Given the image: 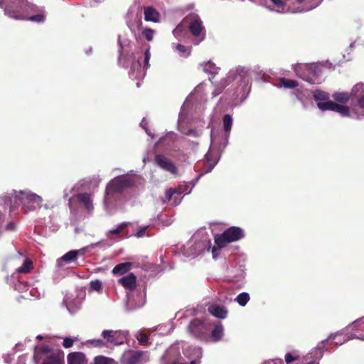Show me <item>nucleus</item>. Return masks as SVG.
<instances>
[{
  "label": "nucleus",
  "mask_w": 364,
  "mask_h": 364,
  "mask_svg": "<svg viewBox=\"0 0 364 364\" xmlns=\"http://www.w3.org/2000/svg\"><path fill=\"white\" fill-rule=\"evenodd\" d=\"M4 14L15 20H23L26 18V14L31 12H38L39 8L28 0H10L7 4L4 1Z\"/></svg>",
  "instance_id": "nucleus-1"
},
{
  "label": "nucleus",
  "mask_w": 364,
  "mask_h": 364,
  "mask_svg": "<svg viewBox=\"0 0 364 364\" xmlns=\"http://www.w3.org/2000/svg\"><path fill=\"white\" fill-rule=\"evenodd\" d=\"M244 236L242 229L236 226H232L223 233L215 235L214 241L217 247H213L212 249L213 256L218 254L220 249L226 247L229 243L240 240Z\"/></svg>",
  "instance_id": "nucleus-2"
},
{
  "label": "nucleus",
  "mask_w": 364,
  "mask_h": 364,
  "mask_svg": "<svg viewBox=\"0 0 364 364\" xmlns=\"http://www.w3.org/2000/svg\"><path fill=\"white\" fill-rule=\"evenodd\" d=\"M211 324L210 323H205L199 318L193 319L188 326V333L195 338L202 341H209V331L210 330Z\"/></svg>",
  "instance_id": "nucleus-3"
},
{
  "label": "nucleus",
  "mask_w": 364,
  "mask_h": 364,
  "mask_svg": "<svg viewBox=\"0 0 364 364\" xmlns=\"http://www.w3.org/2000/svg\"><path fill=\"white\" fill-rule=\"evenodd\" d=\"M21 195V203L23 205L26 212L33 210L41 206L43 199L41 196L36 193H26L25 191H20Z\"/></svg>",
  "instance_id": "nucleus-4"
},
{
  "label": "nucleus",
  "mask_w": 364,
  "mask_h": 364,
  "mask_svg": "<svg viewBox=\"0 0 364 364\" xmlns=\"http://www.w3.org/2000/svg\"><path fill=\"white\" fill-rule=\"evenodd\" d=\"M183 23H186L189 31L196 37L199 36L204 29L202 21L199 16L196 14H191L186 16L183 20Z\"/></svg>",
  "instance_id": "nucleus-5"
},
{
  "label": "nucleus",
  "mask_w": 364,
  "mask_h": 364,
  "mask_svg": "<svg viewBox=\"0 0 364 364\" xmlns=\"http://www.w3.org/2000/svg\"><path fill=\"white\" fill-rule=\"evenodd\" d=\"M129 186L130 181L128 178L123 176L117 177L107 185L106 193L107 195L120 193Z\"/></svg>",
  "instance_id": "nucleus-6"
},
{
  "label": "nucleus",
  "mask_w": 364,
  "mask_h": 364,
  "mask_svg": "<svg viewBox=\"0 0 364 364\" xmlns=\"http://www.w3.org/2000/svg\"><path fill=\"white\" fill-rule=\"evenodd\" d=\"M102 336L107 343L119 346L125 341L127 333L122 331L105 330L102 333Z\"/></svg>",
  "instance_id": "nucleus-7"
},
{
  "label": "nucleus",
  "mask_w": 364,
  "mask_h": 364,
  "mask_svg": "<svg viewBox=\"0 0 364 364\" xmlns=\"http://www.w3.org/2000/svg\"><path fill=\"white\" fill-rule=\"evenodd\" d=\"M154 164L160 168L173 174H178V168L173 161L166 156L158 154L154 157Z\"/></svg>",
  "instance_id": "nucleus-8"
},
{
  "label": "nucleus",
  "mask_w": 364,
  "mask_h": 364,
  "mask_svg": "<svg viewBox=\"0 0 364 364\" xmlns=\"http://www.w3.org/2000/svg\"><path fill=\"white\" fill-rule=\"evenodd\" d=\"M146 353L141 350H129L123 356L124 364H144L146 360L144 359Z\"/></svg>",
  "instance_id": "nucleus-9"
},
{
  "label": "nucleus",
  "mask_w": 364,
  "mask_h": 364,
  "mask_svg": "<svg viewBox=\"0 0 364 364\" xmlns=\"http://www.w3.org/2000/svg\"><path fill=\"white\" fill-rule=\"evenodd\" d=\"M353 338L360 339L355 334L364 335V317L356 319L348 327Z\"/></svg>",
  "instance_id": "nucleus-10"
},
{
  "label": "nucleus",
  "mask_w": 364,
  "mask_h": 364,
  "mask_svg": "<svg viewBox=\"0 0 364 364\" xmlns=\"http://www.w3.org/2000/svg\"><path fill=\"white\" fill-rule=\"evenodd\" d=\"M118 283L125 289L133 291L136 287V277L134 273H129L127 275L121 277L118 280Z\"/></svg>",
  "instance_id": "nucleus-11"
},
{
  "label": "nucleus",
  "mask_w": 364,
  "mask_h": 364,
  "mask_svg": "<svg viewBox=\"0 0 364 364\" xmlns=\"http://www.w3.org/2000/svg\"><path fill=\"white\" fill-rule=\"evenodd\" d=\"M68 364H86L87 360L82 352L70 353L67 356Z\"/></svg>",
  "instance_id": "nucleus-12"
},
{
  "label": "nucleus",
  "mask_w": 364,
  "mask_h": 364,
  "mask_svg": "<svg viewBox=\"0 0 364 364\" xmlns=\"http://www.w3.org/2000/svg\"><path fill=\"white\" fill-rule=\"evenodd\" d=\"M208 310L211 315L220 319L226 318L228 314V311L225 307L220 305H210L208 306Z\"/></svg>",
  "instance_id": "nucleus-13"
},
{
  "label": "nucleus",
  "mask_w": 364,
  "mask_h": 364,
  "mask_svg": "<svg viewBox=\"0 0 364 364\" xmlns=\"http://www.w3.org/2000/svg\"><path fill=\"white\" fill-rule=\"evenodd\" d=\"M76 198L80 203L84 205L85 208L88 210L93 209L92 201L90 197V195L87 193H78L76 196Z\"/></svg>",
  "instance_id": "nucleus-14"
},
{
  "label": "nucleus",
  "mask_w": 364,
  "mask_h": 364,
  "mask_svg": "<svg viewBox=\"0 0 364 364\" xmlns=\"http://www.w3.org/2000/svg\"><path fill=\"white\" fill-rule=\"evenodd\" d=\"M42 364H63V352L52 353L43 360Z\"/></svg>",
  "instance_id": "nucleus-15"
},
{
  "label": "nucleus",
  "mask_w": 364,
  "mask_h": 364,
  "mask_svg": "<svg viewBox=\"0 0 364 364\" xmlns=\"http://www.w3.org/2000/svg\"><path fill=\"white\" fill-rule=\"evenodd\" d=\"M159 13L151 6L144 8V20L146 21L157 22Z\"/></svg>",
  "instance_id": "nucleus-16"
},
{
  "label": "nucleus",
  "mask_w": 364,
  "mask_h": 364,
  "mask_svg": "<svg viewBox=\"0 0 364 364\" xmlns=\"http://www.w3.org/2000/svg\"><path fill=\"white\" fill-rule=\"evenodd\" d=\"M52 353H55L53 350L48 346H42L36 349L34 353L33 359L36 363H38L41 358L39 356V354L42 355H48L49 356Z\"/></svg>",
  "instance_id": "nucleus-17"
},
{
  "label": "nucleus",
  "mask_w": 364,
  "mask_h": 364,
  "mask_svg": "<svg viewBox=\"0 0 364 364\" xmlns=\"http://www.w3.org/2000/svg\"><path fill=\"white\" fill-rule=\"evenodd\" d=\"M30 14H36L34 15L29 16V14H26V18L23 21H31L33 22L41 23L45 21L46 20V14L45 11L40 9L38 12H31Z\"/></svg>",
  "instance_id": "nucleus-18"
},
{
  "label": "nucleus",
  "mask_w": 364,
  "mask_h": 364,
  "mask_svg": "<svg viewBox=\"0 0 364 364\" xmlns=\"http://www.w3.org/2000/svg\"><path fill=\"white\" fill-rule=\"evenodd\" d=\"M132 266L131 262L119 263L113 268L112 273L114 274H124L130 270Z\"/></svg>",
  "instance_id": "nucleus-19"
},
{
  "label": "nucleus",
  "mask_w": 364,
  "mask_h": 364,
  "mask_svg": "<svg viewBox=\"0 0 364 364\" xmlns=\"http://www.w3.org/2000/svg\"><path fill=\"white\" fill-rule=\"evenodd\" d=\"M223 331L224 328L221 323L215 325L211 331V340L214 342L220 341L223 336Z\"/></svg>",
  "instance_id": "nucleus-20"
},
{
  "label": "nucleus",
  "mask_w": 364,
  "mask_h": 364,
  "mask_svg": "<svg viewBox=\"0 0 364 364\" xmlns=\"http://www.w3.org/2000/svg\"><path fill=\"white\" fill-rule=\"evenodd\" d=\"M351 95L348 92H335L333 94L332 97L337 102L341 104L347 103L350 99Z\"/></svg>",
  "instance_id": "nucleus-21"
},
{
  "label": "nucleus",
  "mask_w": 364,
  "mask_h": 364,
  "mask_svg": "<svg viewBox=\"0 0 364 364\" xmlns=\"http://www.w3.org/2000/svg\"><path fill=\"white\" fill-rule=\"evenodd\" d=\"M336 104V102L328 100L325 102H317V107L321 111H334Z\"/></svg>",
  "instance_id": "nucleus-22"
},
{
  "label": "nucleus",
  "mask_w": 364,
  "mask_h": 364,
  "mask_svg": "<svg viewBox=\"0 0 364 364\" xmlns=\"http://www.w3.org/2000/svg\"><path fill=\"white\" fill-rule=\"evenodd\" d=\"M79 250H71L65 253L60 260L71 262L77 259V255H79Z\"/></svg>",
  "instance_id": "nucleus-23"
},
{
  "label": "nucleus",
  "mask_w": 364,
  "mask_h": 364,
  "mask_svg": "<svg viewBox=\"0 0 364 364\" xmlns=\"http://www.w3.org/2000/svg\"><path fill=\"white\" fill-rule=\"evenodd\" d=\"M279 82L282 86L285 88H294L299 86V83L295 80L287 79L285 77H282L279 79Z\"/></svg>",
  "instance_id": "nucleus-24"
},
{
  "label": "nucleus",
  "mask_w": 364,
  "mask_h": 364,
  "mask_svg": "<svg viewBox=\"0 0 364 364\" xmlns=\"http://www.w3.org/2000/svg\"><path fill=\"white\" fill-rule=\"evenodd\" d=\"M323 0H296L299 4H304L308 9H313L319 6Z\"/></svg>",
  "instance_id": "nucleus-25"
},
{
  "label": "nucleus",
  "mask_w": 364,
  "mask_h": 364,
  "mask_svg": "<svg viewBox=\"0 0 364 364\" xmlns=\"http://www.w3.org/2000/svg\"><path fill=\"white\" fill-rule=\"evenodd\" d=\"M334 112L339 113L342 117L350 116V108L348 106L336 104Z\"/></svg>",
  "instance_id": "nucleus-26"
},
{
  "label": "nucleus",
  "mask_w": 364,
  "mask_h": 364,
  "mask_svg": "<svg viewBox=\"0 0 364 364\" xmlns=\"http://www.w3.org/2000/svg\"><path fill=\"white\" fill-rule=\"evenodd\" d=\"M223 122L224 131L226 133H230L231 128H232V117L230 114H225L223 117Z\"/></svg>",
  "instance_id": "nucleus-27"
},
{
  "label": "nucleus",
  "mask_w": 364,
  "mask_h": 364,
  "mask_svg": "<svg viewBox=\"0 0 364 364\" xmlns=\"http://www.w3.org/2000/svg\"><path fill=\"white\" fill-rule=\"evenodd\" d=\"M314 98L316 101H318V102L326 101L329 99V95L328 93L322 90H316L314 94Z\"/></svg>",
  "instance_id": "nucleus-28"
},
{
  "label": "nucleus",
  "mask_w": 364,
  "mask_h": 364,
  "mask_svg": "<svg viewBox=\"0 0 364 364\" xmlns=\"http://www.w3.org/2000/svg\"><path fill=\"white\" fill-rule=\"evenodd\" d=\"M284 359L287 364H291L294 362L299 361L300 355L295 352L287 353L285 354Z\"/></svg>",
  "instance_id": "nucleus-29"
},
{
  "label": "nucleus",
  "mask_w": 364,
  "mask_h": 364,
  "mask_svg": "<svg viewBox=\"0 0 364 364\" xmlns=\"http://www.w3.org/2000/svg\"><path fill=\"white\" fill-rule=\"evenodd\" d=\"M176 50L183 57H188L191 54V48L190 47H186L182 44H177Z\"/></svg>",
  "instance_id": "nucleus-30"
},
{
  "label": "nucleus",
  "mask_w": 364,
  "mask_h": 364,
  "mask_svg": "<svg viewBox=\"0 0 364 364\" xmlns=\"http://www.w3.org/2000/svg\"><path fill=\"white\" fill-rule=\"evenodd\" d=\"M250 300V296L246 292H242L238 294L235 299V301L242 306H244Z\"/></svg>",
  "instance_id": "nucleus-31"
},
{
  "label": "nucleus",
  "mask_w": 364,
  "mask_h": 364,
  "mask_svg": "<svg viewBox=\"0 0 364 364\" xmlns=\"http://www.w3.org/2000/svg\"><path fill=\"white\" fill-rule=\"evenodd\" d=\"M114 360L110 358L98 355L95 358L93 364H113Z\"/></svg>",
  "instance_id": "nucleus-32"
},
{
  "label": "nucleus",
  "mask_w": 364,
  "mask_h": 364,
  "mask_svg": "<svg viewBox=\"0 0 364 364\" xmlns=\"http://www.w3.org/2000/svg\"><path fill=\"white\" fill-rule=\"evenodd\" d=\"M203 67V71L207 73L215 74L216 73L217 68L215 65L209 61L202 65Z\"/></svg>",
  "instance_id": "nucleus-33"
},
{
  "label": "nucleus",
  "mask_w": 364,
  "mask_h": 364,
  "mask_svg": "<svg viewBox=\"0 0 364 364\" xmlns=\"http://www.w3.org/2000/svg\"><path fill=\"white\" fill-rule=\"evenodd\" d=\"M32 269V262L26 259L23 264L18 269V272L21 273H28Z\"/></svg>",
  "instance_id": "nucleus-34"
},
{
  "label": "nucleus",
  "mask_w": 364,
  "mask_h": 364,
  "mask_svg": "<svg viewBox=\"0 0 364 364\" xmlns=\"http://www.w3.org/2000/svg\"><path fill=\"white\" fill-rule=\"evenodd\" d=\"M130 225L129 222H123L119 225L116 229L110 230L109 233L112 235H118L122 232L128 225Z\"/></svg>",
  "instance_id": "nucleus-35"
},
{
  "label": "nucleus",
  "mask_w": 364,
  "mask_h": 364,
  "mask_svg": "<svg viewBox=\"0 0 364 364\" xmlns=\"http://www.w3.org/2000/svg\"><path fill=\"white\" fill-rule=\"evenodd\" d=\"M154 31L151 28H145L142 31L143 37L148 41H151L154 38Z\"/></svg>",
  "instance_id": "nucleus-36"
},
{
  "label": "nucleus",
  "mask_w": 364,
  "mask_h": 364,
  "mask_svg": "<svg viewBox=\"0 0 364 364\" xmlns=\"http://www.w3.org/2000/svg\"><path fill=\"white\" fill-rule=\"evenodd\" d=\"M176 193L181 194L182 191L176 188H169L168 190H167L166 193V200L169 201L172 198L173 194Z\"/></svg>",
  "instance_id": "nucleus-37"
},
{
  "label": "nucleus",
  "mask_w": 364,
  "mask_h": 364,
  "mask_svg": "<svg viewBox=\"0 0 364 364\" xmlns=\"http://www.w3.org/2000/svg\"><path fill=\"white\" fill-rule=\"evenodd\" d=\"M183 24H186V23H183V21L178 24L176 28L173 31V33L176 38H179L183 33Z\"/></svg>",
  "instance_id": "nucleus-38"
},
{
  "label": "nucleus",
  "mask_w": 364,
  "mask_h": 364,
  "mask_svg": "<svg viewBox=\"0 0 364 364\" xmlns=\"http://www.w3.org/2000/svg\"><path fill=\"white\" fill-rule=\"evenodd\" d=\"M90 288L92 290L97 291H101L102 290V282L97 279L95 281H92L90 282Z\"/></svg>",
  "instance_id": "nucleus-39"
},
{
  "label": "nucleus",
  "mask_w": 364,
  "mask_h": 364,
  "mask_svg": "<svg viewBox=\"0 0 364 364\" xmlns=\"http://www.w3.org/2000/svg\"><path fill=\"white\" fill-rule=\"evenodd\" d=\"M305 69V70H311V69L308 66V65H304L303 67H299V68H296L295 70V71L296 72V74L300 77H301L302 79L305 80L307 82H311V78H310L309 77H304L301 74L299 73L300 72V70L301 69Z\"/></svg>",
  "instance_id": "nucleus-40"
},
{
  "label": "nucleus",
  "mask_w": 364,
  "mask_h": 364,
  "mask_svg": "<svg viewBox=\"0 0 364 364\" xmlns=\"http://www.w3.org/2000/svg\"><path fill=\"white\" fill-rule=\"evenodd\" d=\"M74 340L71 338L66 337L64 338L63 346L65 348H71L73 345Z\"/></svg>",
  "instance_id": "nucleus-41"
},
{
  "label": "nucleus",
  "mask_w": 364,
  "mask_h": 364,
  "mask_svg": "<svg viewBox=\"0 0 364 364\" xmlns=\"http://www.w3.org/2000/svg\"><path fill=\"white\" fill-rule=\"evenodd\" d=\"M90 342L95 347L102 348L105 346V343L101 339H94V340H91Z\"/></svg>",
  "instance_id": "nucleus-42"
},
{
  "label": "nucleus",
  "mask_w": 364,
  "mask_h": 364,
  "mask_svg": "<svg viewBox=\"0 0 364 364\" xmlns=\"http://www.w3.org/2000/svg\"><path fill=\"white\" fill-rule=\"evenodd\" d=\"M149 225L144 226L139 228V230L136 232L135 236L136 237H142L145 235V232L148 229Z\"/></svg>",
  "instance_id": "nucleus-43"
},
{
  "label": "nucleus",
  "mask_w": 364,
  "mask_h": 364,
  "mask_svg": "<svg viewBox=\"0 0 364 364\" xmlns=\"http://www.w3.org/2000/svg\"><path fill=\"white\" fill-rule=\"evenodd\" d=\"M205 158L208 161V170L206 171V172H209L210 171L213 167L215 166V162L213 161V162H210V159H209V155L208 154H206L205 155Z\"/></svg>",
  "instance_id": "nucleus-44"
},
{
  "label": "nucleus",
  "mask_w": 364,
  "mask_h": 364,
  "mask_svg": "<svg viewBox=\"0 0 364 364\" xmlns=\"http://www.w3.org/2000/svg\"><path fill=\"white\" fill-rule=\"evenodd\" d=\"M271 1L278 8H283L285 6V2L283 0H271Z\"/></svg>",
  "instance_id": "nucleus-45"
},
{
  "label": "nucleus",
  "mask_w": 364,
  "mask_h": 364,
  "mask_svg": "<svg viewBox=\"0 0 364 364\" xmlns=\"http://www.w3.org/2000/svg\"><path fill=\"white\" fill-rule=\"evenodd\" d=\"M149 59H150L149 49H146L144 53V63H145L146 66L148 65Z\"/></svg>",
  "instance_id": "nucleus-46"
},
{
  "label": "nucleus",
  "mask_w": 364,
  "mask_h": 364,
  "mask_svg": "<svg viewBox=\"0 0 364 364\" xmlns=\"http://www.w3.org/2000/svg\"><path fill=\"white\" fill-rule=\"evenodd\" d=\"M148 341V336L145 333H142L139 338V342L141 344H144Z\"/></svg>",
  "instance_id": "nucleus-47"
},
{
  "label": "nucleus",
  "mask_w": 364,
  "mask_h": 364,
  "mask_svg": "<svg viewBox=\"0 0 364 364\" xmlns=\"http://www.w3.org/2000/svg\"><path fill=\"white\" fill-rule=\"evenodd\" d=\"M358 105L360 107V108H363L364 109V95L363 96H361L358 100Z\"/></svg>",
  "instance_id": "nucleus-48"
},
{
  "label": "nucleus",
  "mask_w": 364,
  "mask_h": 364,
  "mask_svg": "<svg viewBox=\"0 0 364 364\" xmlns=\"http://www.w3.org/2000/svg\"><path fill=\"white\" fill-rule=\"evenodd\" d=\"M16 225L14 223H9L6 226V230H15Z\"/></svg>",
  "instance_id": "nucleus-49"
},
{
  "label": "nucleus",
  "mask_w": 364,
  "mask_h": 364,
  "mask_svg": "<svg viewBox=\"0 0 364 364\" xmlns=\"http://www.w3.org/2000/svg\"><path fill=\"white\" fill-rule=\"evenodd\" d=\"M338 334H331L325 341H333L336 338Z\"/></svg>",
  "instance_id": "nucleus-50"
},
{
  "label": "nucleus",
  "mask_w": 364,
  "mask_h": 364,
  "mask_svg": "<svg viewBox=\"0 0 364 364\" xmlns=\"http://www.w3.org/2000/svg\"><path fill=\"white\" fill-rule=\"evenodd\" d=\"M188 134L193 135V136H197L196 132L195 130H193V129L189 130Z\"/></svg>",
  "instance_id": "nucleus-51"
},
{
  "label": "nucleus",
  "mask_w": 364,
  "mask_h": 364,
  "mask_svg": "<svg viewBox=\"0 0 364 364\" xmlns=\"http://www.w3.org/2000/svg\"><path fill=\"white\" fill-rule=\"evenodd\" d=\"M144 297H145V296ZM144 303H145V298H143L141 302L138 305V306H142L144 304Z\"/></svg>",
  "instance_id": "nucleus-52"
},
{
  "label": "nucleus",
  "mask_w": 364,
  "mask_h": 364,
  "mask_svg": "<svg viewBox=\"0 0 364 364\" xmlns=\"http://www.w3.org/2000/svg\"><path fill=\"white\" fill-rule=\"evenodd\" d=\"M306 364H319V362L318 361H316V360H313V361H310Z\"/></svg>",
  "instance_id": "nucleus-53"
},
{
  "label": "nucleus",
  "mask_w": 364,
  "mask_h": 364,
  "mask_svg": "<svg viewBox=\"0 0 364 364\" xmlns=\"http://www.w3.org/2000/svg\"><path fill=\"white\" fill-rule=\"evenodd\" d=\"M119 47H120L119 53H120V55H121L122 52L123 47H122V43L119 41Z\"/></svg>",
  "instance_id": "nucleus-54"
},
{
  "label": "nucleus",
  "mask_w": 364,
  "mask_h": 364,
  "mask_svg": "<svg viewBox=\"0 0 364 364\" xmlns=\"http://www.w3.org/2000/svg\"><path fill=\"white\" fill-rule=\"evenodd\" d=\"M356 336L359 337L360 340H364V335L355 334Z\"/></svg>",
  "instance_id": "nucleus-55"
},
{
  "label": "nucleus",
  "mask_w": 364,
  "mask_h": 364,
  "mask_svg": "<svg viewBox=\"0 0 364 364\" xmlns=\"http://www.w3.org/2000/svg\"><path fill=\"white\" fill-rule=\"evenodd\" d=\"M5 0H0V8H3L4 7V1Z\"/></svg>",
  "instance_id": "nucleus-56"
},
{
  "label": "nucleus",
  "mask_w": 364,
  "mask_h": 364,
  "mask_svg": "<svg viewBox=\"0 0 364 364\" xmlns=\"http://www.w3.org/2000/svg\"><path fill=\"white\" fill-rule=\"evenodd\" d=\"M37 339L38 340H42L43 339V336L41 335H38L37 337H36Z\"/></svg>",
  "instance_id": "nucleus-57"
},
{
  "label": "nucleus",
  "mask_w": 364,
  "mask_h": 364,
  "mask_svg": "<svg viewBox=\"0 0 364 364\" xmlns=\"http://www.w3.org/2000/svg\"><path fill=\"white\" fill-rule=\"evenodd\" d=\"M190 364H197V362L196 360H192Z\"/></svg>",
  "instance_id": "nucleus-58"
}]
</instances>
